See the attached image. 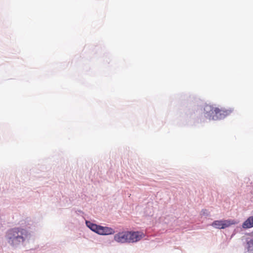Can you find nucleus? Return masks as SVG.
<instances>
[{
	"mask_svg": "<svg viewBox=\"0 0 253 253\" xmlns=\"http://www.w3.org/2000/svg\"><path fill=\"white\" fill-rule=\"evenodd\" d=\"M249 243L250 244H253V239L251 240Z\"/></svg>",
	"mask_w": 253,
	"mask_h": 253,
	"instance_id": "nucleus-9",
	"label": "nucleus"
},
{
	"mask_svg": "<svg viewBox=\"0 0 253 253\" xmlns=\"http://www.w3.org/2000/svg\"><path fill=\"white\" fill-rule=\"evenodd\" d=\"M86 224L92 231L100 235H111L115 233L114 230L110 227L97 225L89 221H86Z\"/></svg>",
	"mask_w": 253,
	"mask_h": 253,
	"instance_id": "nucleus-2",
	"label": "nucleus"
},
{
	"mask_svg": "<svg viewBox=\"0 0 253 253\" xmlns=\"http://www.w3.org/2000/svg\"><path fill=\"white\" fill-rule=\"evenodd\" d=\"M30 234L25 229L16 227L9 230L6 234V238L9 244L17 246L25 242Z\"/></svg>",
	"mask_w": 253,
	"mask_h": 253,
	"instance_id": "nucleus-1",
	"label": "nucleus"
},
{
	"mask_svg": "<svg viewBox=\"0 0 253 253\" xmlns=\"http://www.w3.org/2000/svg\"><path fill=\"white\" fill-rule=\"evenodd\" d=\"M128 231L119 232L114 236V240L118 243H128Z\"/></svg>",
	"mask_w": 253,
	"mask_h": 253,
	"instance_id": "nucleus-6",
	"label": "nucleus"
},
{
	"mask_svg": "<svg viewBox=\"0 0 253 253\" xmlns=\"http://www.w3.org/2000/svg\"><path fill=\"white\" fill-rule=\"evenodd\" d=\"M237 223V221L232 219L219 220L214 221L212 223L211 225L215 228L221 229H225Z\"/></svg>",
	"mask_w": 253,
	"mask_h": 253,
	"instance_id": "nucleus-3",
	"label": "nucleus"
},
{
	"mask_svg": "<svg viewBox=\"0 0 253 253\" xmlns=\"http://www.w3.org/2000/svg\"><path fill=\"white\" fill-rule=\"evenodd\" d=\"M253 227V215L249 217L242 224V227L248 229Z\"/></svg>",
	"mask_w": 253,
	"mask_h": 253,
	"instance_id": "nucleus-8",
	"label": "nucleus"
},
{
	"mask_svg": "<svg viewBox=\"0 0 253 253\" xmlns=\"http://www.w3.org/2000/svg\"><path fill=\"white\" fill-rule=\"evenodd\" d=\"M217 120L223 119L233 112V110L231 109H226L225 108H219L217 107Z\"/></svg>",
	"mask_w": 253,
	"mask_h": 253,
	"instance_id": "nucleus-7",
	"label": "nucleus"
},
{
	"mask_svg": "<svg viewBox=\"0 0 253 253\" xmlns=\"http://www.w3.org/2000/svg\"><path fill=\"white\" fill-rule=\"evenodd\" d=\"M206 117L210 120H217V107L211 105H206L204 108Z\"/></svg>",
	"mask_w": 253,
	"mask_h": 253,
	"instance_id": "nucleus-4",
	"label": "nucleus"
},
{
	"mask_svg": "<svg viewBox=\"0 0 253 253\" xmlns=\"http://www.w3.org/2000/svg\"><path fill=\"white\" fill-rule=\"evenodd\" d=\"M128 243H134L140 241L145 235L141 232L128 231Z\"/></svg>",
	"mask_w": 253,
	"mask_h": 253,
	"instance_id": "nucleus-5",
	"label": "nucleus"
}]
</instances>
